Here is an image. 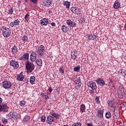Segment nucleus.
I'll list each match as a JSON object with an SVG mask.
<instances>
[{
  "label": "nucleus",
  "instance_id": "1",
  "mask_svg": "<svg viewBox=\"0 0 126 126\" xmlns=\"http://www.w3.org/2000/svg\"><path fill=\"white\" fill-rule=\"evenodd\" d=\"M25 65L27 73H31L35 69V65L33 62L27 61L25 63Z\"/></svg>",
  "mask_w": 126,
  "mask_h": 126
},
{
  "label": "nucleus",
  "instance_id": "2",
  "mask_svg": "<svg viewBox=\"0 0 126 126\" xmlns=\"http://www.w3.org/2000/svg\"><path fill=\"white\" fill-rule=\"evenodd\" d=\"M1 30L2 32L3 35L5 38H8V37L10 36V34H11V31H10V29L5 27H2L1 28Z\"/></svg>",
  "mask_w": 126,
  "mask_h": 126
},
{
  "label": "nucleus",
  "instance_id": "3",
  "mask_svg": "<svg viewBox=\"0 0 126 126\" xmlns=\"http://www.w3.org/2000/svg\"><path fill=\"white\" fill-rule=\"evenodd\" d=\"M2 103V98L0 96V112H7L8 106L5 104H1Z\"/></svg>",
  "mask_w": 126,
  "mask_h": 126
},
{
  "label": "nucleus",
  "instance_id": "4",
  "mask_svg": "<svg viewBox=\"0 0 126 126\" xmlns=\"http://www.w3.org/2000/svg\"><path fill=\"white\" fill-rule=\"evenodd\" d=\"M87 85L92 88L93 90H97V85L96 83L93 81H90L87 83Z\"/></svg>",
  "mask_w": 126,
  "mask_h": 126
},
{
  "label": "nucleus",
  "instance_id": "5",
  "mask_svg": "<svg viewBox=\"0 0 126 126\" xmlns=\"http://www.w3.org/2000/svg\"><path fill=\"white\" fill-rule=\"evenodd\" d=\"M3 87L5 89H10L11 88V82L8 81H4L2 83Z\"/></svg>",
  "mask_w": 126,
  "mask_h": 126
},
{
  "label": "nucleus",
  "instance_id": "6",
  "mask_svg": "<svg viewBox=\"0 0 126 126\" xmlns=\"http://www.w3.org/2000/svg\"><path fill=\"white\" fill-rule=\"evenodd\" d=\"M10 65L11 66H12L13 68L15 69H17L18 67H19V63H18V62L14 61V60H12L10 62Z\"/></svg>",
  "mask_w": 126,
  "mask_h": 126
},
{
  "label": "nucleus",
  "instance_id": "7",
  "mask_svg": "<svg viewBox=\"0 0 126 126\" xmlns=\"http://www.w3.org/2000/svg\"><path fill=\"white\" fill-rule=\"evenodd\" d=\"M39 23L41 26H47L49 23V19L43 18L39 21Z\"/></svg>",
  "mask_w": 126,
  "mask_h": 126
},
{
  "label": "nucleus",
  "instance_id": "8",
  "mask_svg": "<svg viewBox=\"0 0 126 126\" xmlns=\"http://www.w3.org/2000/svg\"><path fill=\"white\" fill-rule=\"evenodd\" d=\"M30 57L31 62H32V63H34V62H36V60L37 59V54L32 51L30 54Z\"/></svg>",
  "mask_w": 126,
  "mask_h": 126
},
{
  "label": "nucleus",
  "instance_id": "9",
  "mask_svg": "<svg viewBox=\"0 0 126 126\" xmlns=\"http://www.w3.org/2000/svg\"><path fill=\"white\" fill-rule=\"evenodd\" d=\"M66 23L69 27H72V28L74 27H76V23L72 22L71 20L68 19L66 21Z\"/></svg>",
  "mask_w": 126,
  "mask_h": 126
},
{
  "label": "nucleus",
  "instance_id": "10",
  "mask_svg": "<svg viewBox=\"0 0 126 126\" xmlns=\"http://www.w3.org/2000/svg\"><path fill=\"white\" fill-rule=\"evenodd\" d=\"M50 115L52 116V117L56 120H60L61 118V115L59 114L58 113H56L54 111H52L50 112Z\"/></svg>",
  "mask_w": 126,
  "mask_h": 126
},
{
  "label": "nucleus",
  "instance_id": "11",
  "mask_svg": "<svg viewBox=\"0 0 126 126\" xmlns=\"http://www.w3.org/2000/svg\"><path fill=\"white\" fill-rule=\"evenodd\" d=\"M46 122L49 125H52L55 122V119L52 115H49L47 117Z\"/></svg>",
  "mask_w": 126,
  "mask_h": 126
},
{
  "label": "nucleus",
  "instance_id": "12",
  "mask_svg": "<svg viewBox=\"0 0 126 126\" xmlns=\"http://www.w3.org/2000/svg\"><path fill=\"white\" fill-rule=\"evenodd\" d=\"M20 61H25L27 62H29V54L25 53L20 58Z\"/></svg>",
  "mask_w": 126,
  "mask_h": 126
},
{
  "label": "nucleus",
  "instance_id": "13",
  "mask_svg": "<svg viewBox=\"0 0 126 126\" xmlns=\"http://www.w3.org/2000/svg\"><path fill=\"white\" fill-rule=\"evenodd\" d=\"M87 37L89 41H94L97 38V36L95 34L92 33L88 34Z\"/></svg>",
  "mask_w": 126,
  "mask_h": 126
},
{
  "label": "nucleus",
  "instance_id": "14",
  "mask_svg": "<svg viewBox=\"0 0 126 126\" xmlns=\"http://www.w3.org/2000/svg\"><path fill=\"white\" fill-rule=\"evenodd\" d=\"M7 117L8 119H14L15 120L16 119V117H17V115L15 113H9L7 115Z\"/></svg>",
  "mask_w": 126,
  "mask_h": 126
},
{
  "label": "nucleus",
  "instance_id": "15",
  "mask_svg": "<svg viewBox=\"0 0 126 126\" xmlns=\"http://www.w3.org/2000/svg\"><path fill=\"white\" fill-rule=\"evenodd\" d=\"M96 81L100 86H105V81L102 78H97Z\"/></svg>",
  "mask_w": 126,
  "mask_h": 126
},
{
  "label": "nucleus",
  "instance_id": "16",
  "mask_svg": "<svg viewBox=\"0 0 126 126\" xmlns=\"http://www.w3.org/2000/svg\"><path fill=\"white\" fill-rule=\"evenodd\" d=\"M25 76L23 75V72H21L19 75L17 76V79L19 81H23Z\"/></svg>",
  "mask_w": 126,
  "mask_h": 126
},
{
  "label": "nucleus",
  "instance_id": "17",
  "mask_svg": "<svg viewBox=\"0 0 126 126\" xmlns=\"http://www.w3.org/2000/svg\"><path fill=\"white\" fill-rule=\"evenodd\" d=\"M19 23H20V21L19 20L17 19L15 20L13 22H11L10 23V26L11 27H13L14 26H18V25H19Z\"/></svg>",
  "mask_w": 126,
  "mask_h": 126
},
{
  "label": "nucleus",
  "instance_id": "18",
  "mask_svg": "<svg viewBox=\"0 0 126 126\" xmlns=\"http://www.w3.org/2000/svg\"><path fill=\"white\" fill-rule=\"evenodd\" d=\"M108 104L111 108H114V109H116L117 106H116V103L115 102L112 101V100H108Z\"/></svg>",
  "mask_w": 126,
  "mask_h": 126
},
{
  "label": "nucleus",
  "instance_id": "19",
  "mask_svg": "<svg viewBox=\"0 0 126 126\" xmlns=\"http://www.w3.org/2000/svg\"><path fill=\"white\" fill-rule=\"evenodd\" d=\"M43 3L44 6H47L48 7H49V6L51 5V3H52V1H51V0H45L43 2Z\"/></svg>",
  "mask_w": 126,
  "mask_h": 126
},
{
  "label": "nucleus",
  "instance_id": "20",
  "mask_svg": "<svg viewBox=\"0 0 126 126\" xmlns=\"http://www.w3.org/2000/svg\"><path fill=\"white\" fill-rule=\"evenodd\" d=\"M103 113L104 112L103 111V110H97V117L98 118V119H102V118H103Z\"/></svg>",
  "mask_w": 126,
  "mask_h": 126
},
{
  "label": "nucleus",
  "instance_id": "21",
  "mask_svg": "<svg viewBox=\"0 0 126 126\" xmlns=\"http://www.w3.org/2000/svg\"><path fill=\"white\" fill-rule=\"evenodd\" d=\"M41 52H45V46H43V45H40L38 47V50L37 51V53H41Z\"/></svg>",
  "mask_w": 126,
  "mask_h": 126
},
{
  "label": "nucleus",
  "instance_id": "22",
  "mask_svg": "<svg viewBox=\"0 0 126 126\" xmlns=\"http://www.w3.org/2000/svg\"><path fill=\"white\" fill-rule=\"evenodd\" d=\"M62 31L63 32V33H66L67 31H68V28L66 27L65 25H63L62 27Z\"/></svg>",
  "mask_w": 126,
  "mask_h": 126
},
{
  "label": "nucleus",
  "instance_id": "23",
  "mask_svg": "<svg viewBox=\"0 0 126 126\" xmlns=\"http://www.w3.org/2000/svg\"><path fill=\"white\" fill-rule=\"evenodd\" d=\"M70 10L73 13H74V14H77L78 10H77V8L76 7H71L70 8Z\"/></svg>",
  "mask_w": 126,
  "mask_h": 126
},
{
  "label": "nucleus",
  "instance_id": "24",
  "mask_svg": "<svg viewBox=\"0 0 126 126\" xmlns=\"http://www.w3.org/2000/svg\"><path fill=\"white\" fill-rule=\"evenodd\" d=\"M80 112L81 113V114H82V113H84L85 112V110H86V106L85 105L82 104L80 105Z\"/></svg>",
  "mask_w": 126,
  "mask_h": 126
},
{
  "label": "nucleus",
  "instance_id": "25",
  "mask_svg": "<svg viewBox=\"0 0 126 126\" xmlns=\"http://www.w3.org/2000/svg\"><path fill=\"white\" fill-rule=\"evenodd\" d=\"M35 61H36V64L38 66H42V65H43V61H42V60L37 59Z\"/></svg>",
  "mask_w": 126,
  "mask_h": 126
},
{
  "label": "nucleus",
  "instance_id": "26",
  "mask_svg": "<svg viewBox=\"0 0 126 126\" xmlns=\"http://www.w3.org/2000/svg\"><path fill=\"white\" fill-rule=\"evenodd\" d=\"M113 6H114V8H116V9H117L118 8H119L120 7V6H121V3H120L119 2L116 1L114 2Z\"/></svg>",
  "mask_w": 126,
  "mask_h": 126
},
{
  "label": "nucleus",
  "instance_id": "27",
  "mask_svg": "<svg viewBox=\"0 0 126 126\" xmlns=\"http://www.w3.org/2000/svg\"><path fill=\"white\" fill-rule=\"evenodd\" d=\"M11 51L13 55H15L17 52V46H14L12 48H11Z\"/></svg>",
  "mask_w": 126,
  "mask_h": 126
},
{
  "label": "nucleus",
  "instance_id": "28",
  "mask_svg": "<svg viewBox=\"0 0 126 126\" xmlns=\"http://www.w3.org/2000/svg\"><path fill=\"white\" fill-rule=\"evenodd\" d=\"M63 5L66 6V8H69V7L70 6V2H68V1H63Z\"/></svg>",
  "mask_w": 126,
  "mask_h": 126
},
{
  "label": "nucleus",
  "instance_id": "29",
  "mask_svg": "<svg viewBox=\"0 0 126 126\" xmlns=\"http://www.w3.org/2000/svg\"><path fill=\"white\" fill-rule=\"evenodd\" d=\"M30 120V116L29 115H26L23 119V123H27Z\"/></svg>",
  "mask_w": 126,
  "mask_h": 126
},
{
  "label": "nucleus",
  "instance_id": "30",
  "mask_svg": "<svg viewBox=\"0 0 126 126\" xmlns=\"http://www.w3.org/2000/svg\"><path fill=\"white\" fill-rule=\"evenodd\" d=\"M112 117V113L110 112V111H107L105 113V118L106 119H111Z\"/></svg>",
  "mask_w": 126,
  "mask_h": 126
},
{
  "label": "nucleus",
  "instance_id": "31",
  "mask_svg": "<svg viewBox=\"0 0 126 126\" xmlns=\"http://www.w3.org/2000/svg\"><path fill=\"white\" fill-rule=\"evenodd\" d=\"M30 81L31 84H34V82H35V76H32L30 78Z\"/></svg>",
  "mask_w": 126,
  "mask_h": 126
},
{
  "label": "nucleus",
  "instance_id": "32",
  "mask_svg": "<svg viewBox=\"0 0 126 126\" xmlns=\"http://www.w3.org/2000/svg\"><path fill=\"white\" fill-rule=\"evenodd\" d=\"M81 82H79V83L75 84V88L77 90L79 89V88H80V87L81 86Z\"/></svg>",
  "mask_w": 126,
  "mask_h": 126
},
{
  "label": "nucleus",
  "instance_id": "33",
  "mask_svg": "<svg viewBox=\"0 0 126 126\" xmlns=\"http://www.w3.org/2000/svg\"><path fill=\"white\" fill-rule=\"evenodd\" d=\"M22 41H23L24 43H26V42H28V37L26 35H24L22 38Z\"/></svg>",
  "mask_w": 126,
  "mask_h": 126
},
{
  "label": "nucleus",
  "instance_id": "34",
  "mask_svg": "<svg viewBox=\"0 0 126 126\" xmlns=\"http://www.w3.org/2000/svg\"><path fill=\"white\" fill-rule=\"evenodd\" d=\"M118 92V93H125V90H124V88H123V87H119Z\"/></svg>",
  "mask_w": 126,
  "mask_h": 126
},
{
  "label": "nucleus",
  "instance_id": "35",
  "mask_svg": "<svg viewBox=\"0 0 126 126\" xmlns=\"http://www.w3.org/2000/svg\"><path fill=\"white\" fill-rule=\"evenodd\" d=\"M41 97L43 98V99H45V100L49 99V96L48 95H46V94L45 93L41 94Z\"/></svg>",
  "mask_w": 126,
  "mask_h": 126
},
{
  "label": "nucleus",
  "instance_id": "36",
  "mask_svg": "<svg viewBox=\"0 0 126 126\" xmlns=\"http://www.w3.org/2000/svg\"><path fill=\"white\" fill-rule=\"evenodd\" d=\"M80 70V66H77L74 68V71H75L76 72H79V71Z\"/></svg>",
  "mask_w": 126,
  "mask_h": 126
},
{
  "label": "nucleus",
  "instance_id": "37",
  "mask_svg": "<svg viewBox=\"0 0 126 126\" xmlns=\"http://www.w3.org/2000/svg\"><path fill=\"white\" fill-rule=\"evenodd\" d=\"M1 122L2 124H5V125H6V124L8 123V122H7V119L3 117L1 118Z\"/></svg>",
  "mask_w": 126,
  "mask_h": 126
},
{
  "label": "nucleus",
  "instance_id": "38",
  "mask_svg": "<svg viewBox=\"0 0 126 126\" xmlns=\"http://www.w3.org/2000/svg\"><path fill=\"white\" fill-rule=\"evenodd\" d=\"M119 118V113L118 112H115L114 113V116H113V119L114 120H117V119H118Z\"/></svg>",
  "mask_w": 126,
  "mask_h": 126
},
{
  "label": "nucleus",
  "instance_id": "39",
  "mask_svg": "<svg viewBox=\"0 0 126 126\" xmlns=\"http://www.w3.org/2000/svg\"><path fill=\"white\" fill-rule=\"evenodd\" d=\"M26 104V101L24 100H22L20 102V105L22 107H24V106H25Z\"/></svg>",
  "mask_w": 126,
  "mask_h": 126
},
{
  "label": "nucleus",
  "instance_id": "40",
  "mask_svg": "<svg viewBox=\"0 0 126 126\" xmlns=\"http://www.w3.org/2000/svg\"><path fill=\"white\" fill-rule=\"evenodd\" d=\"M71 59L72 60H76V58H77V55H76L75 52H74V53L71 55Z\"/></svg>",
  "mask_w": 126,
  "mask_h": 126
},
{
  "label": "nucleus",
  "instance_id": "41",
  "mask_svg": "<svg viewBox=\"0 0 126 126\" xmlns=\"http://www.w3.org/2000/svg\"><path fill=\"white\" fill-rule=\"evenodd\" d=\"M13 8H10V9H8V14H13Z\"/></svg>",
  "mask_w": 126,
  "mask_h": 126
},
{
  "label": "nucleus",
  "instance_id": "42",
  "mask_svg": "<svg viewBox=\"0 0 126 126\" xmlns=\"http://www.w3.org/2000/svg\"><path fill=\"white\" fill-rule=\"evenodd\" d=\"M83 22H85V18H84V17H82L80 19V23L83 24Z\"/></svg>",
  "mask_w": 126,
  "mask_h": 126
},
{
  "label": "nucleus",
  "instance_id": "43",
  "mask_svg": "<svg viewBox=\"0 0 126 126\" xmlns=\"http://www.w3.org/2000/svg\"><path fill=\"white\" fill-rule=\"evenodd\" d=\"M125 94V93H118V95L119 97H120L121 99L122 98H124V95Z\"/></svg>",
  "mask_w": 126,
  "mask_h": 126
},
{
  "label": "nucleus",
  "instance_id": "44",
  "mask_svg": "<svg viewBox=\"0 0 126 126\" xmlns=\"http://www.w3.org/2000/svg\"><path fill=\"white\" fill-rule=\"evenodd\" d=\"M41 122H42V123L46 122V117H45V116L41 117Z\"/></svg>",
  "mask_w": 126,
  "mask_h": 126
},
{
  "label": "nucleus",
  "instance_id": "45",
  "mask_svg": "<svg viewBox=\"0 0 126 126\" xmlns=\"http://www.w3.org/2000/svg\"><path fill=\"white\" fill-rule=\"evenodd\" d=\"M37 53H38V56H39L40 57H43V56H44V54L45 52H37Z\"/></svg>",
  "mask_w": 126,
  "mask_h": 126
},
{
  "label": "nucleus",
  "instance_id": "46",
  "mask_svg": "<svg viewBox=\"0 0 126 126\" xmlns=\"http://www.w3.org/2000/svg\"><path fill=\"white\" fill-rule=\"evenodd\" d=\"M95 102L96 104H99V103H100V100H99V97L96 96L95 97Z\"/></svg>",
  "mask_w": 126,
  "mask_h": 126
},
{
  "label": "nucleus",
  "instance_id": "47",
  "mask_svg": "<svg viewBox=\"0 0 126 126\" xmlns=\"http://www.w3.org/2000/svg\"><path fill=\"white\" fill-rule=\"evenodd\" d=\"M79 82H81V79H80V77H79L78 79H77L75 80V84H76V83H78Z\"/></svg>",
  "mask_w": 126,
  "mask_h": 126
},
{
  "label": "nucleus",
  "instance_id": "48",
  "mask_svg": "<svg viewBox=\"0 0 126 126\" xmlns=\"http://www.w3.org/2000/svg\"><path fill=\"white\" fill-rule=\"evenodd\" d=\"M59 71H60V73H64V70H63V67H61L59 69Z\"/></svg>",
  "mask_w": 126,
  "mask_h": 126
},
{
  "label": "nucleus",
  "instance_id": "49",
  "mask_svg": "<svg viewBox=\"0 0 126 126\" xmlns=\"http://www.w3.org/2000/svg\"><path fill=\"white\" fill-rule=\"evenodd\" d=\"M30 1L33 3H37L38 2V0H30Z\"/></svg>",
  "mask_w": 126,
  "mask_h": 126
},
{
  "label": "nucleus",
  "instance_id": "50",
  "mask_svg": "<svg viewBox=\"0 0 126 126\" xmlns=\"http://www.w3.org/2000/svg\"><path fill=\"white\" fill-rule=\"evenodd\" d=\"M110 110L112 112H113V113H114V114L115 113H116V112H116V108H113V109H112V108H110Z\"/></svg>",
  "mask_w": 126,
  "mask_h": 126
},
{
  "label": "nucleus",
  "instance_id": "51",
  "mask_svg": "<svg viewBox=\"0 0 126 126\" xmlns=\"http://www.w3.org/2000/svg\"><path fill=\"white\" fill-rule=\"evenodd\" d=\"M30 16V15L27 14L25 15L24 18L25 19H28V17H29Z\"/></svg>",
  "mask_w": 126,
  "mask_h": 126
},
{
  "label": "nucleus",
  "instance_id": "52",
  "mask_svg": "<svg viewBox=\"0 0 126 126\" xmlns=\"http://www.w3.org/2000/svg\"><path fill=\"white\" fill-rule=\"evenodd\" d=\"M86 125L87 126H94L93 124H92L91 123H87Z\"/></svg>",
  "mask_w": 126,
  "mask_h": 126
},
{
  "label": "nucleus",
  "instance_id": "53",
  "mask_svg": "<svg viewBox=\"0 0 126 126\" xmlns=\"http://www.w3.org/2000/svg\"><path fill=\"white\" fill-rule=\"evenodd\" d=\"M51 25L53 27H56V23H51Z\"/></svg>",
  "mask_w": 126,
  "mask_h": 126
},
{
  "label": "nucleus",
  "instance_id": "54",
  "mask_svg": "<svg viewBox=\"0 0 126 126\" xmlns=\"http://www.w3.org/2000/svg\"><path fill=\"white\" fill-rule=\"evenodd\" d=\"M49 91L51 93L53 91V89L52 88H50L49 89H48Z\"/></svg>",
  "mask_w": 126,
  "mask_h": 126
},
{
  "label": "nucleus",
  "instance_id": "55",
  "mask_svg": "<svg viewBox=\"0 0 126 126\" xmlns=\"http://www.w3.org/2000/svg\"><path fill=\"white\" fill-rule=\"evenodd\" d=\"M90 93L91 94H94V92L93 91V90L90 91Z\"/></svg>",
  "mask_w": 126,
  "mask_h": 126
},
{
  "label": "nucleus",
  "instance_id": "56",
  "mask_svg": "<svg viewBox=\"0 0 126 126\" xmlns=\"http://www.w3.org/2000/svg\"><path fill=\"white\" fill-rule=\"evenodd\" d=\"M30 80H29V79H27V80H26L27 83H28V82H29Z\"/></svg>",
  "mask_w": 126,
  "mask_h": 126
},
{
  "label": "nucleus",
  "instance_id": "57",
  "mask_svg": "<svg viewBox=\"0 0 126 126\" xmlns=\"http://www.w3.org/2000/svg\"><path fill=\"white\" fill-rule=\"evenodd\" d=\"M48 13H53V12L52 11V10H49Z\"/></svg>",
  "mask_w": 126,
  "mask_h": 126
},
{
  "label": "nucleus",
  "instance_id": "58",
  "mask_svg": "<svg viewBox=\"0 0 126 126\" xmlns=\"http://www.w3.org/2000/svg\"><path fill=\"white\" fill-rule=\"evenodd\" d=\"M26 21H27V22H28V19H25Z\"/></svg>",
  "mask_w": 126,
  "mask_h": 126
},
{
  "label": "nucleus",
  "instance_id": "59",
  "mask_svg": "<svg viewBox=\"0 0 126 126\" xmlns=\"http://www.w3.org/2000/svg\"><path fill=\"white\" fill-rule=\"evenodd\" d=\"M125 28L126 29V24L125 25Z\"/></svg>",
  "mask_w": 126,
  "mask_h": 126
},
{
  "label": "nucleus",
  "instance_id": "60",
  "mask_svg": "<svg viewBox=\"0 0 126 126\" xmlns=\"http://www.w3.org/2000/svg\"><path fill=\"white\" fill-rule=\"evenodd\" d=\"M63 126H69L68 125H63Z\"/></svg>",
  "mask_w": 126,
  "mask_h": 126
},
{
  "label": "nucleus",
  "instance_id": "61",
  "mask_svg": "<svg viewBox=\"0 0 126 126\" xmlns=\"http://www.w3.org/2000/svg\"><path fill=\"white\" fill-rule=\"evenodd\" d=\"M0 126H1V125L0 124Z\"/></svg>",
  "mask_w": 126,
  "mask_h": 126
}]
</instances>
